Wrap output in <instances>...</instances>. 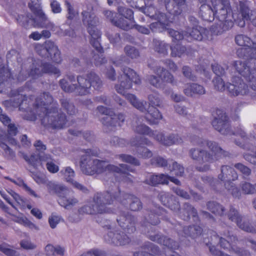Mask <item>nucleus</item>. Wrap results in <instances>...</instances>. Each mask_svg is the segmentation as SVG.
Returning a JSON list of instances; mask_svg holds the SVG:
<instances>
[{"instance_id": "nucleus-1", "label": "nucleus", "mask_w": 256, "mask_h": 256, "mask_svg": "<svg viewBox=\"0 0 256 256\" xmlns=\"http://www.w3.org/2000/svg\"><path fill=\"white\" fill-rule=\"evenodd\" d=\"M117 202L126 207L129 204V208L132 211H138L142 207L139 198L130 194L122 192L119 186H115L103 192L96 193L92 202L80 208L78 214L70 216L68 220L72 222H76L80 220V215L112 212V210L108 206Z\"/></svg>"}, {"instance_id": "nucleus-2", "label": "nucleus", "mask_w": 256, "mask_h": 256, "mask_svg": "<svg viewBox=\"0 0 256 256\" xmlns=\"http://www.w3.org/2000/svg\"><path fill=\"white\" fill-rule=\"evenodd\" d=\"M123 74L118 76L120 84L115 86L116 92L124 96L130 103L140 111L146 114V118L150 124H158L162 120V114L156 108L160 105V100L158 93L150 94L148 99L150 105L148 108H146L147 103L146 101L140 102L133 94L126 93V91L132 87V83L136 84H141V80L136 72L132 69L125 67L122 69Z\"/></svg>"}, {"instance_id": "nucleus-3", "label": "nucleus", "mask_w": 256, "mask_h": 256, "mask_svg": "<svg viewBox=\"0 0 256 256\" xmlns=\"http://www.w3.org/2000/svg\"><path fill=\"white\" fill-rule=\"evenodd\" d=\"M84 154L81 156L80 166L83 174L93 176L104 172L112 173L114 174L116 182H132L134 177L129 172H133L132 169L126 164H120L119 166L108 164L106 161L92 159V156H98L100 150L97 148L84 150Z\"/></svg>"}, {"instance_id": "nucleus-4", "label": "nucleus", "mask_w": 256, "mask_h": 256, "mask_svg": "<svg viewBox=\"0 0 256 256\" xmlns=\"http://www.w3.org/2000/svg\"><path fill=\"white\" fill-rule=\"evenodd\" d=\"M33 107L36 108L41 123L45 128L53 130L62 129L74 124L67 118L65 114L58 112V104L48 92H44L36 99Z\"/></svg>"}, {"instance_id": "nucleus-5", "label": "nucleus", "mask_w": 256, "mask_h": 256, "mask_svg": "<svg viewBox=\"0 0 256 256\" xmlns=\"http://www.w3.org/2000/svg\"><path fill=\"white\" fill-rule=\"evenodd\" d=\"M118 223L124 232H121L112 228L111 225L105 218L96 217V222L101 224L102 226L108 230L104 236L105 242L116 246H124L132 241V234L136 230V218L129 212H120L116 218Z\"/></svg>"}, {"instance_id": "nucleus-6", "label": "nucleus", "mask_w": 256, "mask_h": 256, "mask_svg": "<svg viewBox=\"0 0 256 256\" xmlns=\"http://www.w3.org/2000/svg\"><path fill=\"white\" fill-rule=\"evenodd\" d=\"M196 144L200 147L208 148V151L201 149L192 148L190 150L192 158L202 166H197L196 169L199 172H206L210 168L209 164L219 160L223 158L230 157V154L224 150L218 144L213 141L198 138Z\"/></svg>"}, {"instance_id": "nucleus-7", "label": "nucleus", "mask_w": 256, "mask_h": 256, "mask_svg": "<svg viewBox=\"0 0 256 256\" xmlns=\"http://www.w3.org/2000/svg\"><path fill=\"white\" fill-rule=\"evenodd\" d=\"M208 30L200 26L188 28L187 31L180 32L177 30L170 28L168 31L170 36L172 38V45L170 47L171 50V56L173 57H181L186 54L187 56H192L194 54L196 50L192 48L191 46H182L180 41L186 40L188 42L192 40H202L206 36V32Z\"/></svg>"}, {"instance_id": "nucleus-8", "label": "nucleus", "mask_w": 256, "mask_h": 256, "mask_svg": "<svg viewBox=\"0 0 256 256\" xmlns=\"http://www.w3.org/2000/svg\"><path fill=\"white\" fill-rule=\"evenodd\" d=\"M90 11L83 10L82 12L83 24L86 26L88 32L90 36V40L91 45L98 53L94 54L92 59L96 66H99L106 62V60L104 56V50L100 44L101 37L100 32L96 28L98 23V18Z\"/></svg>"}, {"instance_id": "nucleus-9", "label": "nucleus", "mask_w": 256, "mask_h": 256, "mask_svg": "<svg viewBox=\"0 0 256 256\" xmlns=\"http://www.w3.org/2000/svg\"><path fill=\"white\" fill-rule=\"evenodd\" d=\"M78 85L69 84L65 79L60 80L59 84L66 92H74L76 95L86 96L90 94V88L92 86L95 90H99L102 86V81L94 72H91L85 76H77Z\"/></svg>"}, {"instance_id": "nucleus-10", "label": "nucleus", "mask_w": 256, "mask_h": 256, "mask_svg": "<svg viewBox=\"0 0 256 256\" xmlns=\"http://www.w3.org/2000/svg\"><path fill=\"white\" fill-rule=\"evenodd\" d=\"M238 178V174L233 168L224 165L221 167V173L218 176V180L208 176H202V180L204 183H208L216 190H218L217 188H221L224 186L228 190L231 191L232 194L234 198H240L242 192L232 182Z\"/></svg>"}, {"instance_id": "nucleus-11", "label": "nucleus", "mask_w": 256, "mask_h": 256, "mask_svg": "<svg viewBox=\"0 0 256 256\" xmlns=\"http://www.w3.org/2000/svg\"><path fill=\"white\" fill-rule=\"evenodd\" d=\"M212 115L214 118L212 121V124L215 130L222 134L234 135L240 137L242 141L236 140L234 143L243 149L248 148L249 138L247 134L241 128H238L234 132H231L228 118L224 110L216 108L213 111Z\"/></svg>"}, {"instance_id": "nucleus-12", "label": "nucleus", "mask_w": 256, "mask_h": 256, "mask_svg": "<svg viewBox=\"0 0 256 256\" xmlns=\"http://www.w3.org/2000/svg\"><path fill=\"white\" fill-rule=\"evenodd\" d=\"M212 6L214 12V18L218 20L216 28H220L223 32L230 29L234 24L232 18L234 19L236 16L232 14V9L229 0H212ZM221 32L218 30L216 34H220Z\"/></svg>"}, {"instance_id": "nucleus-13", "label": "nucleus", "mask_w": 256, "mask_h": 256, "mask_svg": "<svg viewBox=\"0 0 256 256\" xmlns=\"http://www.w3.org/2000/svg\"><path fill=\"white\" fill-rule=\"evenodd\" d=\"M162 204L168 208L176 212L178 216L185 221L190 220L192 216L194 222H200L196 210L188 202H185L180 208V202L172 196L165 192H162L158 195Z\"/></svg>"}, {"instance_id": "nucleus-14", "label": "nucleus", "mask_w": 256, "mask_h": 256, "mask_svg": "<svg viewBox=\"0 0 256 256\" xmlns=\"http://www.w3.org/2000/svg\"><path fill=\"white\" fill-rule=\"evenodd\" d=\"M33 179L39 184H47L48 189L50 193L56 194L58 196V204L66 208H69L76 205L78 200L74 197L68 198V190L67 188L62 184H56L51 182L48 183V178L44 174H33Z\"/></svg>"}, {"instance_id": "nucleus-15", "label": "nucleus", "mask_w": 256, "mask_h": 256, "mask_svg": "<svg viewBox=\"0 0 256 256\" xmlns=\"http://www.w3.org/2000/svg\"><path fill=\"white\" fill-rule=\"evenodd\" d=\"M31 90L27 86L18 88L16 92H12L13 98L10 100L14 106H19V110L22 112L23 118L32 120V108L30 107L31 99L28 94Z\"/></svg>"}, {"instance_id": "nucleus-16", "label": "nucleus", "mask_w": 256, "mask_h": 256, "mask_svg": "<svg viewBox=\"0 0 256 256\" xmlns=\"http://www.w3.org/2000/svg\"><path fill=\"white\" fill-rule=\"evenodd\" d=\"M212 82L216 90L223 92L226 89L232 96H244L249 92L248 85L238 76H234L232 78V83H228L226 86L221 77L216 76Z\"/></svg>"}, {"instance_id": "nucleus-17", "label": "nucleus", "mask_w": 256, "mask_h": 256, "mask_svg": "<svg viewBox=\"0 0 256 256\" xmlns=\"http://www.w3.org/2000/svg\"><path fill=\"white\" fill-rule=\"evenodd\" d=\"M235 42L238 45L242 46L236 50L237 56L246 60L244 62L253 61V62L256 64V43L250 38L242 34L236 36Z\"/></svg>"}, {"instance_id": "nucleus-18", "label": "nucleus", "mask_w": 256, "mask_h": 256, "mask_svg": "<svg viewBox=\"0 0 256 256\" xmlns=\"http://www.w3.org/2000/svg\"><path fill=\"white\" fill-rule=\"evenodd\" d=\"M208 238H204V242L210 248V246H214L213 244H216L218 240V244L221 248L226 250L230 252L239 254L241 252V248L237 246L238 239L236 236H228L227 239L220 237L218 234L212 230L208 232Z\"/></svg>"}, {"instance_id": "nucleus-19", "label": "nucleus", "mask_w": 256, "mask_h": 256, "mask_svg": "<svg viewBox=\"0 0 256 256\" xmlns=\"http://www.w3.org/2000/svg\"><path fill=\"white\" fill-rule=\"evenodd\" d=\"M133 130L135 133L142 136H148L164 146H170L182 142V138L178 134H172L165 136L162 132L152 131L148 126L144 124L136 126L133 128Z\"/></svg>"}, {"instance_id": "nucleus-20", "label": "nucleus", "mask_w": 256, "mask_h": 256, "mask_svg": "<svg viewBox=\"0 0 256 256\" xmlns=\"http://www.w3.org/2000/svg\"><path fill=\"white\" fill-rule=\"evenodd\" d=\"M232 66L236 72L245 78L248 88L256 91V64L253 61L242 62L241 60H236Z\"/></svg>"}, {"instance_id": "nucleus-21", "label": "nucleus", "mask_w": 256, "mask_h": 256, "mask_svg": "<svg viewBox=\"0 0 256 256\" xmlns=\"http://www.w3.org/2000/svg\"><path fill=\"white\" fill-rule=\"evenodd\" d=\"M33 46L37 54L42 58L50 60L56 64L61 63L60 52L54 42L46 40L43 44L35 43Z\"/></svg>"}, {"instance_id": "nucleus-22", "label": "nucleus", "mask_w": 256, "mask_h": 256, "mask_svg": "<svg viewBox=\"0 0 256 256\" xmlns=\"http://www.w3.org/2000/svg\"><path fill=\"white\" fill-rule=\"evenodd\" d=\"M97 110L102 114L105 116L100 120L104 126L109 127L121 126L125 120L122 114H116L110 108L102 106H98Z\"/></svg>"}, {"instance_id": "nucleus-23", "label": "nucleus", "mask_w": 256, "mask_h": 256, "mask_svg": "<svg viewBox=\"0 0 256 256\" xmlns=\"http://www.w3.org/2000/svg\"><path fill=\"white\" fill-rule=\"evenodd\" d=\"M148 66L153 69L154 72L158 76H150L148 78L150 83L156 88H159L162 84V80L170 83L172 86L176 84V82L174 80L173 75L168 70L160 66H156V68L148 64Z\"/></svg>"}, {"instance_id": "nucleus-24", "label": "nucleus", "mask_w": 256, "mask_h": 256, "mask_svg": "<svg viewBox=\"0 0 256 256\" xmlns=\"http://www.w3.org/2000/svg\"><path fill=\"white\" fill-rule=\"evenodd\" d=\"M104 15L112 23L113 25L125 30H128L132 28L136 29L138 32L145 34H148L150 32V30L148 28L136 24H130L126 20L121 18L118 21L114 20V15H116L115 13L112 12L110 10H104Z\"/></svg>"}, {"instance_id": "nucleus-25", "label": "nucleus", "mask_w": 256, "mask_h": 256, "mask_svg": "<svg viewBox=\"0 0 256 256\" xmlns=\"http://www.w3.org/2000/svg\"><path fill=\"white\" fill-rule=\"evenodd\" d=\"M239 14L241 18H234L233 16L234 22L238 26L242 28L246 24V22L250 21L255 26H256V11L250 10L248 6L244 2H240L238 10Z\"/></svg>"}, {"instance_id": "nucleus-26", "label": "nucleus", "mask_w": 256, "mask_h": 256, "mask_svg": "<svg viewBox=\"0 0 256 256\" xmlns=\"http://www.w3.org/2000/svg\"><path fill=\"white\" fill-rule=\"evenodd\" d=\"M36 150L33 153V167L44 168V164L48 160H52L51 156L44 153L46 146L40 140H36L34 144Z\"/></svg>"}, {"instance_id": "nucleus-27", "label": "nucleus", "mask_w": 256, "mask_h": 256, "mask_svg": "<svg viewBox=\"0 0 256 256\" xmlns=\"http://www.w3.org/2000/svg\"><path fill=\"white\" fill-rule=\"evenodd\" d=\"M148 216H146V221L144 222L143 224L148 226V224L156 226L160 223V219L168 220L166 211L160 206H155L154 208L148 210Z\"/></svg>"}, {"instance_id": "nucleus-28", "label": "nucleus", "mask_w": 256, "mask_h": 256, "mask_svg": "<svg viewBox=\"0 0 256 256\" xmlns=\"http://www.w3.org/2000/svg\"><path fill=\"white\" fill-rule=\"evenodd\" d=\"M170 181L178 186L180 185V182L177 178L163 174H150L148 173L144 182L148 185L156 186L158 184H168Z\"/></svg>"}, {"instance_id": "nucleus-29", "label": "nucleus", "mask_w": 256, "mask_h": 256, "mask_svg": "<svg viewBox=\"0 0 256 256\" xmlns=\"http://www.w3.org/2000/svg\"><path fill=\"white\" fill-rule=\"evenodd\" d=\"M44 74H56L58 76L60 72L59 69L49 63L42 62H35V60H33V79Z\"/></svg>"}, {"instance_id": "nucleus-30", "label": "nucleus", "mask_w": 256, "mask_h": 256, "mask_svg": "<svg viewBox=\"0 0 256 256\" xmlns=\"http://www.w3.org/2000/svg\"><path fill=\"white\" fill-rule=\"evenodd\" d=\"M146 235L151 240L166 246L171 250H176L179 248L178 243L166 236L156 234L152 230L151 232L148 231Z\"/></svg>"}, {"instance_id": "nucleus-31", "label": "nucleus", "mask_w": 256, "mask_h": 256, "mask_svg": "<svg viewBox=\"0 0 256 256\" xmlns=\"http://www.w3.org/2000/svg\"><path fill=\"white\" fill-rule=\"evenodd\" d=\"M228 216L230 220L235 222L237 226L242 230L252 233L256 232V228L250 223L245 221L242 222V216L240 215L238 211L234 208L232 206H230V211L228 214Z\"/></svg>"}, {"instance_id": "nucleus-32", "label": "nucleus", "mask_w": 256, "mask_h": 256, "mask_svg": "<svg viewBox=\"0 0 256 256\" xmlns=\"http://www.w3.org/2000/svg\"><path fill=\"white\" fill-rule=\"evenodd\" d=\"M176 229L180 237L188 238L194 239L200 236L202 232V228L197 225L190 226L188 227H184L181 224L178 223L176 225Z\"/></svg>"}, {"instance_id": "nucleus-33", "label": "nucleus", "mask_w": 256, "mask_h": 256, "mask_svg": "<svg viewBox=\"0 0 256 256\" xmlns=\"http://www.w3.org/2000/svg\"><path fill=\"white\" fill-rule=\"evenodd\" d=\"M130 144L132 146H136L137 148L138 156L144 158H150L152 156V152L144 146V145L150 146L152 145V142L146 138H140L136 142L134 140H132Z\"/></svg>"}, {"instance_id": "nucleus-34", "label": "nucleus", "mask_w": 256, "mask_h": 256, "mask_svg": "<svg viewBox=\"0 0 256 256\" xmlns=\"http://www.w3.org/2000/svg\"><path fill=\"white\" fill-rule=\"evenodd\" d=\"M153 16L157 20V22L150 24V28L152 32H160V28L162 30L168 29V32L169 31L170 29H168L167 27L169 26L170 22L165 14L157 12Z\"/></svg>"}, {"instance_id": "nucleus-35", "label": "nucleus", "mask_w": 256, "mask_h": 256, "mask_svg": "<svg viewBox=\"0 0 256 256\" xmlns=\"http://www.w3.org/2000/svg\"><path fill=\"white\" fill-rule=\"evenodd\" d=\"M47 17L40 4H33V26L44 28L46 25Z\"/></svg>"}, {"instance_id": "nucleus-36", "label": "nucleus", "mask_w": 256, "mask_h": 256, "mask_svg": "<svg viewBox=\"0 0 256 256\" xmlns=\"http://www.w3.org/2000/svg\"><path fill=\"white\" fill-rule=\"evenodd\" d=\"M200 3H204L206 0H198ZM198 15L204 21L212 22L214 20V8L210 5L203 4L200 8Z\"/></svg>"}, {"instance_id": "nucleus-37", "label": "nucleus", "mask_w": 256, "mask_h": 256, "mask_svg": "<svg viewBox=\"0 0 256 256\" xmlns=\"http://www.w3.org/2000/svg\"><path fill=\"white\" fill-rule=\"evenodd\" d=\"M142 249L141 252H134V256H156L160 252L159 248L150 242L146 243Z\"/></svg>"}, {"instance_id": "nucleus-38", "label": "nucleus", "mask_w": 256, "mask_h": 256, "mask_svg": "<svg viewBox=\"0 0 256 256\" xmlns=\"http://www.w3.org/2000/svg\"><path fill=\"white\" fill-rule=\"evenodd\" d=\"M112 12L115 13L116 15H114V20L118 21V20L125 18L128 19L126 20L128 22L132 24L135 22L134 20V12L132 10L129 8H127L123 6H120L118 8V14L116 12L111 11Z\"/></svg>"}, {"instance_id": "nucleus-39", "label": "nucleus", "mask_w": 256, "mask_h": 256, "mask_svg": "<svg viewBox=\"0 0 256 256\" xmlns=\"http://www.w3.org/2000/svg\"><path fill=\"white\" fill-rule=\"evenodd\" d=\"M46 254L39 252L35 256H62L64 254V250L59 246H54L52 244H48L45 247Z\"/></svg>"}, {"instance_id": "nucleus-40", "label": "nucleus", "mask_w": 256, "mask_h": 256, "mask_svg": "<svg viewBox=\"0 0 256 256\" xmlns=\"http://www.w3.org/2000/svg\"><path fill=\"white\" fill-rule=\"evenodd\" d=\"M184 92L187 96H192L194 94H204L206 90L204 86L200 84H190L186 88L184 89Z\"/></svg>"}, {"instance_id": "nucleus-41", "label": "nucleus", "mask_w": 256, "mask_h": 256, "mask_svg": "<svg viewBox=\"0 0 256 256\" xmlns=\"http://www.w3.org/2000/svg\"><path fill=\"white\" fill-rule=\"evenodd\" d=\"M206 206L207 209L216 216H222L224 214V208L216 202H208Z\"/></svg>"}, {"instance_id": "nucleus-42", "label": "nucleus", "mask_w": 256, "mask_h": 256, "mask_svg": "<svg viewBox=\"0 0 256 256\" xmlns=\"http://www.w3.org/2000/svg\"><path fill=\"white\" fill-rule=\"evenodd\" d=\"M154 49L155 51L157 52L160 54L164 55L167 54L168 53V50L170 47L169 45L164 42L160 41L158 40H154Z\"/></svg>"}, {"instance_id": "nucleus-43", "label": "nucleus", "mask_w": 256, "mask_h": 256, "mask_svg": "<svg viewBox=\"0 0 256 256\" xmlns=\"http://www.w3.org/2000/svg\"><path fill=\"white\" fill-rule=\"evenodd\" d=\"M168 170L171 174L175 175L177 176H182L184 172V166L176 162H173L172 166H169Z\"/></svg>"}, {"instance_id": "nucleus-44", "label": "nucleus", "mask_w": 256, "mask_h": 256, "mask_svg": "<svg viewBox=\"0 0 256 256\" xmlns=\"http://www.w3.org/2000/svg\"><path fill=\"white\" fill-rule=\"evenodd\" d=\"M60 102L62 108L66 111L70 116L74 115L77 112L74 104L70 103L67 99H60Z\"/></svg>"}, {"instance_id": "nucleus-45", "label": "nucleus", "mask_w": 256, "mask_h": 256, "mask_svg": "<svg viewBox=\"0 0 256 256\" xmlns=\"http://www.w3.org/2000/svg\"><path fill=\"white\" fill-rule=\"evenodd\" d=\"M17 20L21 26L26 28H30L32 25V15L29 14L26 16H18Z\"/></svg>"}, {"instance_id": "nucleus-46", "label": "nucleus", "mask_w": 256, "mask_h": 256, "mask_svg": "<svg viewBox=\"0 0 256 256\" xmlns=\"http://www.w3.org/2000/svg\"><path fill=\"white\" fill-rule=\"evenodd\" d=\"M240 188L242 193L245 194H253L256 192V184H252L250 182H244L240 184Z\"/></svg>"}, {"instance_id": "nucleus-47", "label": "nucleus", "mask_w": 256, "mask_h": 256, "mask_svg": "<svg viewBox=\"0 0 256 256\" xmlns=\"http://www.w3.org/2000/svg\"><path fill=\"white\" fill-rule=\"evenodd\" d=\"M60 174L64 176L66 182H72L74 180L75 172L70 166L64 168L60 171Z\"/></svg>"}, {"instance_id": "nucleus-48", "label": "nucleus", "mask_w": 256, "mask_h": 256, "mask_svg": "<svg viewBox=\"0 0 256 256\" xmlns=\"http://www.w3.org/2000/svg\"><path fill=\"white\" fill-rule=\"evenodd\" d=\"M150 164L155 167L166 168L168 165V160L164 158L158 156L150 160Z\"/></svg>"}, {"instance_id": "nucleus-49", "label": "nucleus", "mask_w": 256, "mask_h": 256, "mask_svg": "<svg viewBox=\"0 0 256 256\" xmlns=\"http://www.w3.org/2000/svg\"><path fill=\"white\" fill-rule=\"evenodd\" d=\"M118 157L123 162L129 163L134 166H140V161L134 157L126 154H120L118 156Z\"/></svg>"}, {"instance_id": "nucleus-50", "label": "nucleus", "mask_w": 256, "mask_h": 256, "mask_svg": "<svg viewBox=\"0 0 256 256\" xmlns=\"http://www.w3.org/2000/svg\"><path fill=\"white\" fill-rule=\"evenodd\" d=\"M0 147L4 151V156L8 159H12L15 157L14 152L6 144L1 138H0Z\"/></svg>"}, {"instance_id": "nucleus-51", "label": "nucleus", "mask_w": 256, "mask_h": 256, "mask_svg": "<svg viewBox=\"0 0 256 256\" xmlns=\"http://www.w3.org/2000/svg\"><path fill=\"white\" fill-rule=\"evenodd\" d=\"M124 50L126 55L132 59L137 58L140 56L139 51L134 46H126Z\"/></svg>"}, {"instance_id": "nucleus-52", "label": "nucleus", "mask_w": 256, "mask_h": 256, "mask_svg": "<svg viewBox=\"0 0 256 256\" xmlns=\"http://www.w3.org/2000/svg\"><path fill=\"white\" fill-rule=\"evenodd\" d=\"M198 64L196 65V70L197 72L203 74L206 76H208L206 70L209 68L210 64L205 62L204 60L200 58L198 62Z\"/></svg>"}, {"instance_id": "nucleus-53", "label": "nucleus", "mask_w": 256, "mask_h": 256, "mask_svg": "<svg viewBox=\"0 0 256 256\" xmlns=\"http://www.w3.org/2000/svg\"><path fill=\"white\" fill-rule=\"evenodd\" d=\"M66 5L68 12L66 14L67 20H72L78 15V12L74 10V7L68 1L66 2Z\"/></svg>"}, {"instance_id": "nucleus-54", "label": "nucleus", "mask_w": 256, "mask_h": 256, "mask_svg": "<svg viewBox=\"0 0 256 256\" xmlns=\"http://www.w3.org/2000/svg\"><path fill=\"white\" fill-rule=\"evenodd\" d=\"M106 35L110 43L114 44H118L121 41L120 34L118 32H115L112 30L107 32Z\"/></svg>"}, {"instance_id": "nucleus-55", "label": "nucleus", "mask_w": 256, "mask_h": 256, "mask_svg": "<svg viewBox=\"0 0 256 256\" xmlns=\"http://www.w3.org/2000/svg\"><path fill=\"white\" fill-rule=\"evenodd\" d=\"M48 160L46 163L47 170L51 174H56L59 171L60 168L58 165L56 164L52 160Z\"/></svg>"}, {"instance_id": "nucleus-56", "label": "nucleus", "mask_w": 256, "mask_h": 256, "mask_svg": "<svg viewBox=\"0 0 256 256\" xmlns=\"http://www.w3.org/2000/svg\"><path fill=\"white\" fill-rule=\"evenodd\" d=\"M234 166L244 176H249L251 174V170L242 163L236 164Z\"/></svg>"}, {"instance_id": "nucleus-57", "label": "nucleus", "mask_w": 256, "mask_h": 256, "mask_svg": "<svg viewBox=\"0 0 256 256\" xmlns=\"http://www.w3.org/2000/svg\"><path fill=\"white\" fill-rule=\"evenodd\" d=\"M6 178L10 180L12 182H14L16 184L22 187L25 190L29 192L30 194H32V191L30 188L27 186L22 179L18 178L16 180H14L8 178Z\"/></svg>"}, {"instance_id": "nucleus-58", "label": "nucleus", "mask_w": 256, "mask_h": 256, "mask_svg": "<svg viewBox=\"0 0 256 256\" xmlns=\"http://www.w3.org/2000/svg\"><path fill=\"white\" fill-rule=\"evenodd\" d=\"M0 250L8 256H18V254L15 250L8 248L6 245H0Z\"/></svg>"}, {"instance_id": "nucleus-59", "label": "nucleus", "mask_w": 256, "mask_h": 256, "mask_svg": "<svg viewBox=\"0 0 256 256\" xmlns=\"http://www.w3.org/2000/svg\"><path fill=\"white\" fill-rule=\"evenodd\" d=\"M11 74L10 72L4 67L0 68V84L2 83L8 78H10Z\"/></svg>"}, {"instance_id": "nucleus-60", "label": "nucleus", "mask_w": 256, "mask_h": 256, "mask_svg": "<svg viewBox=\"0 0 256 256\" xmlns=\"http://www.w3.org/2000/svg\"><path fill=\"white\" fill-rule=\"evenodd\" d=\"M212 69L213 72L216 74V76L221 77L225 72L224 69L218 64H212Z\"/></svg>"}, {"instance_id": "nucleus-61", "label": "nucleus", "mask_w": 256, "mask_h": 256, "mask_svg": "<svg viewBox=\"0 0 256 256\" xmlns=\"http://www.w3.org/2000/svg\"><path fill=\"white\" fill-rule=\"evenodd\" d=\"M110 143L112 146H123L127 143L126 140L120 138L118 136H114L110 140Z\"/></svg>"}, {"instance_id": "nucleus-62", "label": "nucleus", "mask_w": 256, "mask_h": 256, "mask_svg": "<svg viewBox=\"0 0 256 256\" xmlns=\"http://www.w3.org/2000/svg\"><path fill=\"white\" fill-rule=\"evenodd\" d=\"M182 73L184 76L192 81L196 80V76L192 74L190 68L188 66H184Z\"/></svg>"}, {"instance_id": "nucleus-63", "label": "nucleus", "mask_w": 256, "mask_h": 256, "mask_svg": "<svg viewBox=\"0 0 256 256\" xmlns=\"http://www.w3.org/2000/svg\"><path fill=\"white\" fill-rule=\"evenodd\" d=\"M174 192L178 196L185 198L186 200H189L190 198V196L186 191L178 188V187H174L173 188Z\"/></svg>"}, {"instance_id": "nucleus-64", "label": "nucleus", "mask_w": 256, "mask_h": 256, "mask_svg": "<svg viewBox=\"0 0 256 256\" xmlns=\"http://www.w3.org/2000/svg\"><path fill=\"white\" fill-rule=\"evenodd\" d=\"M244 158L250 163L256 166V151L253 154L246 153L244 154Z\"/></svg>"}]
</instances>
